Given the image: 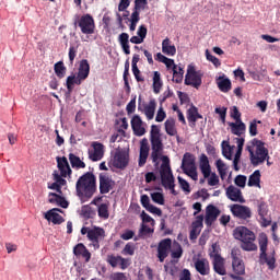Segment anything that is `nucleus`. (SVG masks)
I'll use <instances>...</instances> for the list:
<instances>
[{
	"mask_svg": "<svg viewBox=\"0 0 280 280\" xmlns=\"http://www.w3.org/2000/svg\"><path fill=\"white\" fill-rule=\"evenodd\" d=\"M172 249V240L164 238L158 245V258L161 264L167 259L170 250Z\"/></svg>",
	"mask_w": 280,
	"mask_h": 280,
	"instance_id": "obj_14",
	"label": "nucleus"
},
{
	"mask_svg": "<svg viewBox=\"0 0 280 280\" xmlns=\"http://www.w3.org/2000/svg\"><path fill=\"white\" fill-rule=\"evenodd\" d=\"M261 172L256 170L248 178V187H261Z\"/></svg>",
	"mask_w": 280,
	"mask_h": 280,
	"instance_id": "obj_38",
	"label": "nucleus"
},
{
	"mask_svg": "<svg viewBox=\"0 0 280 280\" xmlns=\"http://www.w3.org/2000/svg\"><path fill=\"white\" fill-rule=\"evenodd\" d=\"M49 196H52L55 199H48L50 205H58V207H61L62 209H67L69 207V201L65 199V197L56 194V192H49Z\"/></svg>",
	"mask_w": 280,
	"mask_h": 280,
	"instance_id": "obj_33",
	"label": "nucleus"
},
{
	"mask_svg": "<svg viewBox=\"0 0 280 280\" xmlns=\"http://www.w3.org/2000/svg\"><path fill=\"white\" fill-rule=\"evenodd\" d=\"M206 58L207 60H209L210 62H212V65L218 69V67H221L222 62L220 61V59H218V57L211 55V52H209V49L206 50Z\"/></svg>",
	"mask_w": 280,
	"mask_h": 280,
	"instance_id": "obj_53",
	"label": "nucleus"
},
{
	"mask_svg": "<svg viewBox=\"0 0 280 280\" xmlns=\"http://www.w3.org/2000/svg\"><path fill=\"white\" fill-rule=\"evenodd\" d=\"M226 198L232 200V202H245L244 196L242 195V190L233 185H230L226 188Z\"/></svg>",
	"mask_w": 280,
	"mask_h": 280,
	"instance_id": "obj_20",
	"label": "nucleus"
},
{
	"mask_svg": "<svg viewBox=\"0 0 280 280\" xmlns=\"http://www.w3.org/2000/svg\"><path fill=\"white\" fill-rule=\"evenodd\" d=\"M232 257V273L230 278L233 280H244V275H246V265L242 259V252L240 248H233L231 252Z\"/></svg>",
	"mask_w": 280,
	"mask_h": 280,
	"instance_id": "obj_5",
	"label": "nucleus"
},
{
	"mask_svg": "<svg viewBox=\"0 0 280 280\" xmlns=\"http://www.w3.org/2000/svg\"><path fill=\"white\" fill-rule=\"evenodd\" d=\"M179 187L183 189V191H186V194H191V188L189 186V182L184 179L183 177H177Z\"/></svg>",
	"mask_w": 280,
	"mask_h": 280,
	"instance_id": "obj_57",
	"label": "nucleus"
},
{
	"mask_svg": "<svg viewBox=\"0 0 280 280\" xmlns=\"http://www.w3.org/2000/svg\"><path fill=\"white\" fill-rule=\"evenodd\" d=\"M69 161H70L71 167H73L74 170H84V167H86V163L81 161L80 156L73 153L69 154Z\"/></svg>",
	"mask_w": 280,
	"mask_h": 280,
	"instance_id": "obj_37",
	"label": "nucleus"
},
{
	"mask_svg": "<svg viewBox=\"0 0 280 280\" xmlns=\"http://www.w3.org/2000/svg\"><path fill=\"white\" fill-rule=\"evenodd\" d=\"M237 151L235 153L234 160H233V165H234V170L235 172H240V156H242V148H244V141H238L237 142Z\"/></svg>",
	"mask_w": 280,
	"mask_h": 280,
	"instance_id": "obj_46",
	"label": "nucleus"
},
{
	"mask_svg": "<svg viewBox=\"0 0 280 280\" xmlns=\"http://www.w3.org/2000/svg\"><path fill=\"white\" fill-rule=\"evenodd\" d=\"M83 81L80 80V78L75 73H72L71 75H69L66 80V86H67V91L68 93H73V89L77 84V86H80V84H82Z\"/></svg>",
	"mask_w": 280,
	"mask_h": 280,
	"instance_id": "obj_32",
	"label": "nucleus"
},
{
	"mask_svg": "<svg viewBox=\"0 0 280 280\" xmlns=\"http://www.w3.org/2000/svg\"><path fill=\"white\" fill-rule=\"evenodd\" d=\"M258 214L259 218H268V203L266 201H261L258 205Z\"/></svg>",
	"mask_w": 280,
	"mask_h": 280,
	"instance_id": "obj_51",
	"label": "nucleus"
},
{
	"mask_svg": "<svg viewBox=\"0 0 280 280\" xmlns=\"http://www.w3.org/2000/svg\"><path fill=\"white\" fill-rule=\"evenodd\" d=\"M98 183H100V194H110L112 189L115 188V180L108 176L106 173H101L98 175Z\"/></svg>",
	"mask_w": 280,
	"mask_h": 280,
	"instance_id": "obj_12",
	"label": "nucleus"
},
{
	"mask_svg": "<svg viewBox=\"0 0 280 280\" xmlns=\"http://www.w3.org/2000/svg\"><path fill=\"white\" fill-rule=\"evenodd\" d=\"M74 27H80L82 34H95V20L91 14H84L78 21H74Z\"/></svg>",
	"mask_w": 280,
	"mask_h": 280,
	"instance_id": "obj_10",
	"label": "nucleus"
},
{
	"mask_svg": "<svg viewBox=\"0 0 280 280\" xmlns=\"http://www.w3.org/2000/svg\"><path fill=\"white\" fill-rule=\"evenodd\" d=\"M122 255H135V245L132 243H127L121 252Z\"/></svg>",
	"mask_w": 280,
	"mask_h": 280,
	"instance_id": "obj_62",
	"label": "nucleus"
},
{
	"mask_svg": "<svg viewBox=\"0 0 280 280\" xmlns=\"http://www.w3.org/2000/svg\"><path fill=\"white\" fill-rule=\"evenodd\" d=\"M191 167H196V158L191 153H185L182 161V170L185 172L191 170Z\"/></svg>",
	"mask_w": 280,
	"mask_h": 280,
	"instance_id": "obj_31",
	"label": "nucleus"
},
{
	"mask_svg": "<svg viewBox=\"0 0 280 280\" xmlns=\"http://www.w3.org/2000/svg\"><path fill=\"white\" fill-rule=\"evenodd\" d=\"M104 237H106V232L102 228L95 226L89 231L88 240L93 243L94 248H100V241Z\"/></svg>",
	"mask_w": 280,
	"mask_h": 280,
	"instance_id": "obj_15",
	"label": "nucleus"
},
{
	"mask_svg": "<svg viewBox=\"0 0 280 280\" xmlns=\"http://www.w3.org/2000/svg\"><path fill=\"white\" fill-rule=\"evenodd\" d=\"M163 88V82L161 81V73L155 71L153 74V91L156 95L161 93V89Z\"/></svg>",
	"mask_w": 280,
	"mask_h": 280,
	"instance_id": "obj_43",
	"label": "nucleus"
},
{
	"mask_svg": "<svg viewBox=\"0 0 280 280\" xmlns=\"http://www.w3.org/2000/svg\"><path fill=\"white\" fill-rule=\"evenodd\" d=\"M195 269L201 277L211 275V265L207 258H197L194 261Z\"/></svg>",
	"mask_w": 280,
	"mask_h": 280,
	"instance_id": "obj_16",
	"label": "nucleus"
},
{
	"mask_svg": "<svg viewBox=\"0 0 280 280\" xmlns=\"http://www.w3.org/2000/svg\"><path fill=\"white\" fill-rule=\"evenodd\" d=\"M256 152L249 150L250 162L254 167L257 165H261V163L266 162V159H270L268 155V149L264 145V142L256 141Z\"/></svg>",
	"mask_w": 280,
	"mask_h": 280,
	"instance_id": "obj_8",
	"label": "nucleus"
},
{
	"mask_svg": "<svg viewBox=\"0 0 280 280\" xmlns=\"http://www.w3.org/2000/svg\"><path fill=\"white\" fill-rule=\"evenodd\" d=\"M121 256H115V255H107L106 261L112 266V268H117L119 266V260Z\"/></svg>",
	"mask_w": 280,
	"mask_h": 280,
	"instance_id": "obj_52",
	"label": "nucleus"
},
{
	"mask_svg": "<svg viewBox=\"0 0 280 280\" xmlns=\"http://www.w3.org/2000/svg\"><path fill=\"white\" fill-rule=\"evenodd\" d=\"M187 119L190 128H196V122L198 119H202V115L198 113V107L190 106V108L187 110Z\"/></svg>",
	"mask_w": 280,
	"mask_h": 280,
	"instance_id": "obj_27",
	"label": "nucleus"
},
{
	"mask_svg": "<svg viewBox=\"0 0 280 280\" xmlns=\"http://www.w3.org/2000/svg\"><path fill=\"white\" fill-rule=\"evenodd\" d=\"M222 154L228 161H231V142L222 141Z\"/></svg>",
	"mask_w": 280,
	"mask_h": 280,
	"instance_id": "obj_50",
	"label": "nucleus"
},
{
	"mask_svg": "<svg viewBox=\"0 0 280 280\" xmlns=\"http://www.w3.org/2000/svg\"><path fill=\"white\" fill-rule=\"evenodd\" d=\"M154 113H156V100H150L149 104L144 105V115L147 119H154Z\"/></svg>",
	"mask_w": 280,
	"mask_h": 280,
	"instance_id": "obj_35",
	"label": "nucleus"
},
{
	"mask_svg": "<svg viewBox=\"0 0 280 280\" xmlns=\"http://www.w3.org/2000/svg\"><path fill=\"white\" fill-rule=\"evenodd\" d=\"M130 161V155L125 150H117L114 154L113 165L116 170H126Z\"/></svg>",
	"mask_w": 280,
	"mask_h": 280,
	"instance_id": "obj_11",
	"label": "nucleus"
},
{
	"mask_svg": "<svg viewBox=\"0 0 280 280\" xmlns=\"http://www.w3.org/2000/svg\"><path fill=\"white\" fill-rule=\"evenodd\" d=\"M135 5L132 9V14H141V10H145L148 8V0H135Z\"/></svg>",
	"mask_w": 280,
	"mask_h": 280,
	"instance_id": "obj_44",
	"label": "nucleus"
},
{
	"mask_svg": "<svg viewBox=\"0 0 280 280\" xmlns=\"http://www.w3.org/2000/svg\"><path fill=\"white\" fill-rule=\"evenodd\" d=\"M184 83L186 84V86L200 89V86H202V72L196 71V67L189 65L187 68Z\"/></svg>",
	"mask_w": 280,
	"mask_h": 280,
	"instance_id": "obj_9",
	"label": "nucleus"
},
{
	"mask_svg": "<svg viewBox=\"0 0 280 280\" xmlns=\"http://www.w3.org/2000/svg\"><path fill=\"white\" fill-rule=\"evenodd\" d=\"M233 235L238 242H241V248L250 253L253 250H257V244H255V232L250 231L246 226H237L233 231Z\"/></svg>",
	"mask_w": 280,
	"mask_h": 280,
	"instance_id": "obj_2",
	"label": "nucleus"
},
{
	"mask_svg": "<svg viewBox=\"0 0 280 280\" xmlns=\"http://www.w3.org/2000/svg\"><path fill=\"white\" fill-rule=\"evenodd\" d=\"M215 165L221 180H224V178H226V172L229 171V167L222 160H217Z\"/></svg>",
	"mask_w": 280,
	"mask_h": 280,
	"instance_id": "obj_45",
	"label": "nucleus"
},
{
	"mask_svg": "<svg viewBox=\"0 0 280 280\" xmlns=\"http://www.w3.org/2000/svg\"><path fill=\"white\" fill-rule=\"evenodd\" d=\"M127 114L128 115H132V113H135V110H137V96H135L128 104L126 107Z\"/></svg>",
	"mask_w": 280,
	"mask_h": 280,
	"instance_id": "obj_60",
	"label": "nucleus"
},
{
	"mask_svg": "<svg viewBox=\"0 0 280 280\" xmlns=\"http://www.w3.org/2000/svg\"><path fill=\"white\" fill-rule=\"evenodd\" d=\"M151 199L156 205H165V197L163 196V192H153V194H151Z\"/></svg>",
	"mask_w": 280,
	"mask_h": 280,
	"instance_id": "obj_54",
	"label": "nucleus"
},
{
	"mask_svg": "<svg viewBox=\"0 0 280 280\" xmlns=\"http://www.w3.org/2000/svg\"><path fill=\"white\" fill-rule=\"evenodd\" d=\"M116 126H118L117 132H115L112 138L110 141H122L124 139H126V130H128V118L124 117V118H119L116 119Z\"/></svg>",
	"mask_w": 280,
	"mask_h": 280,
	"instance_id": "obj_13",
	"label": "nucleus"
},
{
	"mask_svg": "<svg viewBox=\"0 0 280 280\" xmlns=\"http://www.w3.org/2000/svg\"><path fill=\"white\" fill-rule=\"evenodd\" d=\"M209 255L212 260L222 258V256L220 255V247H218V244H212Z\"/></svg>",
	"mask_w": 280,
	"mask_h": 280,
	"instance_id": "obj_58",
	"label": "nucleus"
},
{
	"mask_svg": "<svg viewBox=\"0 0 280 280\" xmlns=\"http://www.w3.org/2000/svg\"><path fill=\"white\" fill-rule=\"evenodd\" d=\"M218 88L222 93H229V91H231L232 88L231 79L219 78Z\"/></svg>",
	"mask_w": 280,
	"mask_h": 280,
	"instance_id": "obj_40",
	"label": "nucleus"
},
{
	"mask_svg": "<svg viewBox=\"0 0 280 280\" xmlns=\"http://www.w3.org/2000/svg\"><path fill=\"white\" fill-rule=\"evenodd\" d=\"M205 222V215L199 214L196 217V220L191 223V229H195L198 231V229H202Z\"/></svg>",
	"mask_w": 280,
	"mask_h": 280,
	"instance_id": "obj_56",
	"label": "nucleus"
},
{
	"mask_svg": "<svg viewBox=\"0 0 280 280\" xmlns=\"http://www.w3.org/2000/svg\"><path fill=\"white\" fill-rule=\"evenodd\" d=\"M259 245V262L266 264L269 270H275L277 268V258H275V252L268 256V235L266 233H260L258 236Z\"/></svg>",
	"mask_w": 280,
	"mask_h": 280,
	"instance_id": "obj_4",
	"label": "nucleus"
},
{
	"mask_svg": "<svg viewBox=\"0 0 280 280\" xmlns=\"http://www.w3.org/2000/svg\"><path fill=\"white\" fill-rule=\"evenodd\" d=\"M141 21V16L137 13H131L130 19H128L129 30L130 32H135L137 30V24Z\"/></svg>",
	"mask_w": 280,
	"mask_h": 280,
	"instance_id": "obj_47",
	"label": "nucleus"
},
{
	"mask_svg": "<svg viewBox=\"0 0 280 280\" xmlns=\"http://www.w3.org/2000/svg\"><path fill=\"white\" fill-rule=\"evenodd\" d=\"M160 176L162 187L164 189H170L173 196H178V191H176V184L174 183V174L172 173V166H170V158L164 156L163 162L160 167Z\"/></svg>",
	"mask_w": 280,
	"mask_h": 280,
	"instance_id": "obj_3",
	"label": "nucleus"
},
{
	"mask_svg": "<svg viewBox=\"0 0 280 280\" xmlns=\"http://www.w3.org/2000/svg\"><path fill=\"white\" fill-rule=\"evenodd\" d=\"M219 217H220V209H218V207L213 205H208L206 207L205 223L208 226H212L213 222H215V220H218Z\"/></svg>",
	"mask_w": 280,
	"mask_h": 280,
	"instance_id": "obj_17",
	"label": "nucleus"
},
{
	"mask_svg": "<svg viewBox=\"0 0 280 280\" xmlns=\"http://www.w3.org/2000/svg\"><path fill=\"white\" fill-rule=\"evenodd\" d=\"M57 167L63 178H67V176H70L71 174V166H69V161L66 156H57Z\"/></svg>",
	"mask_w": 280,
	"mask_h": 280,
	"instance_id": "obj_22",
	"label": "nucleus"
},
{
	"mask_svg": "<svg viewBox=\"0 0 280 280\" xmlns=\"http://www.w3.org/2000/svg\"><path fill=\"white\" fill-rule=\"evenodd\" d=\"M52 177H54L55 183H58L59 186L65 187V185H67V179H65L62 177L61 173L58 174V171H55L52 173Z\"/></svg>",
	"mask_w": 280,
	"mask_h": 280,
	"instance_id": "obj_59",
	"label": "nucleus"
},
{
	"mask_svg": "<svg viewBox=\"0 0 280 280\" xmlns=\"http://www.w3.org/2000/svg\"><path fill=\"white\" fill-rule=\"evenodd\" d=\"M140 202H141L142 207L147 211H149V213H153L154 215H159V218H161V215H163V210H161L156 206L150 203V197L148 195H142L141 198H140Z\"/></svg>",
	"mask_w": 280,
	"mask_h": 280,
	"instance_id": "obj_18",
	"label": "nucleus"
},
{
	"mask_svg": "<svg viewBox=\"0 0 280 280\" xmlns=\"http://www.w3.org/2000/svg\"><path fill=\"white\" fill-rule=\"evenodd\" d=\"M229 126L231 128L232 135H236V137H242V135L246 132V124H244L242 120L236 122H229Z\"/></svg>",
	"mask_w": 280,
	"mask_h": 280,
	"instance_id": "obj_30",
	"label": "nucleus"
},
{
	"mask_svg": "<svg viewBox=\"0 0 280 280\" xmlns=\"http://www.w3.org/2000/svg\"><path fill=\"white\" fill-rule=\"evenodd\" d=\"M199 167L201 171V174H203V178H210L208 179V185L210 187H215V185L220 184V177L215 173H211V165L209 164V158L206 154H201L199 160Z\"/></svg>",
	"mask_w": 280,
	"mask_h": 280,
	"instance_id": "obj_6",
	"label": "nucleus"
},
{
	"mask_svg": "<svg viewBox=\"0 0 280 280\" xmlns=\"http://www.w3.org/2000/svg\"><path fill=\"white\" fill-rule=\"evenodd\" d=\"M58 211H60V209L58 208L48 210L45 213V220H47L48 222H52V224H62V222H65V218H62V215H60Z\"/></svg>",
	"mask_w": 280,
	"mask_h": 280,
	"instance_id": "obj_26",
	"label": "nucleus"
},
{
	"mask_svg": "<svg viewBox=\"0 0 280 280\" xmlns=\"http://www.w3.org/2000/svg\"><path fill=\"white\" fill-rule=\"evenodd\" d=\"M162 52L165 56H176V46L172 44V39L170 37H166L162 42Z\"/></svg>",
	"mask_w": 280,
	"mask_h": 280,
	"instance_id": "obj_29",
	"label": "nucleus"
},
{
	"mask_svg": "<svg viewBox=\"0 0 280 280\" xmlns=\"http://www.w3.org/2000/svg\"><path fill=\"white\" fill-rule=\"evenodd\" d=\"M131 128L136 137H143L145 135V127H143V120L139 115H133L131 118Z\"/></svg>",
	"mask_w": 280,
	"mask_h": 280,
	"instance_id": "obj_19",
	"label": "nucleus"
},
{
	"mask_svg": "<svg viewBox=\"0 0 280 280\" xmlns=\"http://www.w3.org/2000/svg\"><path fill=\"white\" fill-rule=\"evenodd\" d=\"M171 257L172 259H180V257H183V246L180 245V243L176 241L173 242Z\"/></svg>",
	"mask_w": 280,
	"mask_h": 280,
	"instance_id": "obj_42",
	"label": "nucleus"
},
{
	"mask_svg": "<svg viewBox=\"0 0 280 280\" xmlns=\"http://www.w3.org/2000/svg\"><path fill=\"white\" fill-rule=\"evenodd\" d=\"M150 135V141H161V128L159 126L152 125Z\"/></svg>",
	"mask_w": 280,
	"mask_h": 280,
	"instance_id": "obj_48",
	"label": "nucleus"
},
{
	"mask_svg": "<svg viewBox=\"0 0 280 280\" xmlns=\"http://www.w3.org/2000/svg\"><path fill=\"white\" fill-rule=\"evenodd\" d=\"M73 255H75V257H82V259H85L86 264L91 261V252H89L86 246L82 243H79L73 247Z\"/></svg>",
	"mask_w": 280,
	"mask_h": 280,
	"instance_id": "obj_24",
	"label": "nucleus"
},
{
	"mask_svg": "<svg viewBox=\"0 0 280 280\" xmlns=\"http://www.w3.org/2000/svg\"><path fill=\"white\" fill-rule=\"evenodd\" d=\"M81 215H83V218H85L86 220L93 218V208H91V206L89 205L82 206Z\"/></svg>",
	"mask_w": 280,
	"mask_h": 280,
	"instance_id": "obj_55",
	"label": "nucleus"
},
{
	"mask_svg": "<svg viewBox=\"0 0 280 280\" xmlns=\"http://www.w3.org/2000/svg\"><path fill=\"white\" fill-rule=\"evenodd\" d=\"M234 183L237 187H246V176L237 175L234 179Z\"/></svg>",
	"mask_w": 280,
	"mask_h": 280,
	"instance_id": "obj_63",
	"label": "nucleus"
},
{
	"mask_svg": "<svg viewBox=\"0 0 280 280\" xmlns=\"http://www.w3.org/2000/svg\"><path fill=\"white\" fill-rule=\"evenodd\" d=\"M118 43L126 56H130V35L128 33H121L118 36Z\"/></svg>",
	"mask_w": 280,
	"mask_h": 280,
	"instance_id": "obj_28",
	"label": "nucleus"
},
{
	"mask_svg": "<svg viewBox=\"0 0 280 280\" xmlns=\"http://www.w3.org/2000/svg\"><path fill=\"white\" fill-rule=\"evenodd\" d=\"M55 73L59 80H62L65 75H67V67H65V62L58 61L54 66Z\"/></svg>",
	"mask_w": 280,
	"mask_h": 280,
	"instance_id": "obj_41",
	"label": "nucleus"
},
{
	"mask_svg": "<svg viewBox=\"0 0 280 280\" xmlns=\"http://www.w3.org/2000/svg\"><path fill=\"white\" fill-rule=\"evenodd\" d=\"M75 189L81 202H89L97 191V177L92 172H86L77 180Z\"/></svg>",
	"mask_w": 280,
	"mask_h": 280,
	"instance_id": "obj_1",
	"label": "nucleus"
},
{
	"mask_svg": "<svg viewBox=\"0 0 280 280\" xmlns=\"http://www.w3.org/2000/svg\"><path fill=\"white\" fill-rule=\"evenodd\" d=\"M230 211L233 218L240 220L242 224L250 222V218H253V210L248 206L233 203L230 206Z\"/></svg>",
	"mask_w": 280,
	"mask_h": 280,
	"instance_id": "obj_7",
	"label": "nucleus"
},
{
	"mask_svg": "<svg viewBox=\"0 0 280 280\" xmlns=\"http://www.w3.org/2000/svg\"><path fill=\"white\" fill-rule=\"evenodd\" d=\"M165 117H167V114L163 109V106H160L155 116V121H158V124H161V121H165Z\"/></svg>",
	"mask_w": 280,
	"mask_h": 280,
	"instance_id": "obj_61",
	"label": "nucleus"
},
{
	"mask_svg": "<svg viewBox=\"0 0 280 280\" xmlns=\"http://www.w3.org/2000/svg\"><path fill=\"white\" fill-rule=\"evenodd\" d=\"M91 73V65H89V60L86 59H82L79 62V68H78V73L77 77L84 82V80H86V78H89Z\"/></svg>",
	"mask_w": 280,
	"mask_h": 280,
	"instance_id": "obj_23",
	"label": "nucleus"
},
{
	"mask_svg": "<svg viewBox=\"0 0 280 280\" xmlns=\"http://www.w3.org/2000/svg\"><path fill=\"white\" fill-rule=\"evenodd\" d=\"M183 75H185V69L180 66L173 67V82L180 84L183 82Z\"/></svg>",
	"mask_w": 280,
	"mask_h": 280,
	"instance_id": "obj_39",
	"label": "nucleus"
},
{
	"mask_svg": "<svg viewBox=\"0 0 280 280\" xmlns=\"http://www.w3.org/2000/svg\"><path fill=\"white\" fill-rule=\"evenodd\" d=\"M93 152L89 153L91 161H102L104 159V144L100 142H94L92 144Z\"/></svg>",
	"mask_w": 280,
	"mask_h": 280,
	"instance_id": "obj_25",
	"label": "nucleus"
},
{
	"mask_svg": "<svg viewBox=\"0 0 280 280\" xmlns=\"http://www.w3.org/2000/svg\"><path fill=\"white\" fill-rule=\"evenodd\" d=\"M109 215L110 214L108 213V205L102 203L101 206H98V218H102L103 220H108Z\"/></svg>",
	"mask_w": 280,
	"mask_h": 280,
	"instance_id": "obj_49",
	"label": "nucleus"
},
{
	"mask_svg": "<svg viewBox=\"0 0 280 280\" xmlns=\"http://www.w3.org/2000/svg\"><path fill=\"white\" fill-rule=\"evenodd\" d=\"M108 280H128V278L124 272H114L109 276Z\"/></svg>",
	"mask_w": 280,
	"mask_h": 280,
	"instance_id": "obj_64",
	"label": "nucleus"
},
{
	"mask_svg": "<svg viewBox=\"0 0 280 280\" xmlns=\"http://www.w3.org/2000/svg\"><path fill=\"white\" fill-rule=\"evenodd\" d=\"M148 156H150V144L148 141H141L138 167H143L148 163Z\"/></svg>",
	"mask_w": 280,
	"mask_h": 280,
	"instance_id": "obj_21",
	"label": "nucleus"
},
{
	"mask_svg": "<svg viewBox=\"0 0 280 280\" xmlns=\"http://www.w3.org/2000/svg\"><path fill=\"white\" fill-rule=\"evenodd\" d=\"M165 132L170 135V137H176L178 135V130H176V119L167 118L164 122Z\"/></svg>",
	"mask_w": 280,
	"mask_h": 280,
	"instance_id": "obj_34",
	"label": "nucleus"
},
{
	"mask_svg": "<svg viewBox=\"0 0 280 280\" xmlns=\"http://www.w3.org/2000/svg\"><path fill=\"white\" fill-rule=\"evenodd\" d=\"M212 266H213V270L214 272H217V275H221L222 277H224V275H226V268L224 267V258H217L212 260Z\"/></svg>",
	"mask_w": 280,
	"mask_h": 280,
	"instance_id": "obj_36",
	"label": "nucleus"
}]
</instances>
